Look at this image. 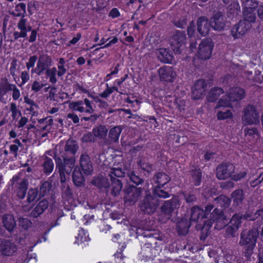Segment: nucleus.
I'll use <instances>...</instances> for the list:
<instances>
[{"mask_svg":"<svg viewBox=\"0 0 263 263\" xmlns=\"http://www.w3.org/2000/svg\"><path fill=\"white\" fill-rule=\"evenodd\" d=\"M211 28L216 31L223 30L226 26V18L221 11L215 12L210 19Z\"/></svg>","mask_w":263,"mask_h":263,"instance_id":"ddd939ff","label":"nucleus"},{"mask_svg":"<svg viewBox=\"0 0 263 263\" xmlns=\"http://www.w3.org/2000/svg\"><path fill=\"white\" fill-rule=\"evenodd\" d=\"M37 60V57L36 55L31 56L28 61L26 63V68L29 70L30 68H34L35 62Z\"/></svg>","mask_w":263,"mask_h":263,"instance_id":"0e129e2a","label":"nucleus"},{"mask_svg":"<svg viewBox=\"0 0 263 263\" xmlns=\"http://www.w3.org/2000/svg\"><path fill=\"white\" fill-rule=\"evenodd\" d=\"M52 65V59L48 55L43 54L40 55L35 68L31 70V73L41 76Z\"/></svg>","mask_w":263,"mask_h":263,"instance_id":"1a4fd4ad","label":"nucleus"},{"mask_svg":"<svg viewBox=\"0 0 263 263\" xmlns=\"http://www.w3.org/2000/svg\"><path fill=\"white\" fill-rule=\"evenodd\" d=\"M234 204L237 206L241 204L244 199L243 191L241 189L234 191L232 194Z\"/></svg>","mask_w":263,"mask_h":263,"instance_id":"ea45409f","label":"nucleus"},{"mask_svg":"<svg viewBox=\"0 0 263 263\" xmlns=\"http://www.w3.org/2000/svg\"><path fill=\"white\" fill-rule=\"evenodd\" d=\"M52 181L47 180L42 182L40 188L39 197H42L48 195L51 189Z\"/></svg>","mask_w":263,"mask_h":263,"instance_id":"a19ab883","label":"nucleus"},{"mask_svg":"<svg viewBox=\"0 0 263 263\" xmlns=\"http://www.w3.org/2000/svg\"><path fill=\"white\" fill-rule=\"evenodd\" d=\"M125 173L121 168L112 167L108 171V175L110 179H117L124 177Z\"/></svg>","mask_w":263,"mask_h":263,"instance_id":"c03bdc74","label":"nucleus"},{"mask_svg":"<svg viewBox=\"0 0 263 263\" xmlns=\"http://www.w3.org/2000/svg\"><path fill=\"white\" fill-rule=\"evenodd\" d=\"M160 201L151 194H147L140 201L139 207L140 210L145 214L154 213L159 206Z\"/></svg>","mask_w":263,"mask_h":263,"instance_id":"39448f33","label":"nucleus"},{"mask_svg":"<svg viewBox=\"0 0 263 263\" xmlns=\"http://www.w3.org/2000/svg\"><path fill=\"white\" fill-rule=\"evenodd\" d=\"M124 192V202L128 205H134L142 194V189L136 186L129 185L125 187Z\"/></svg>","mask_w":263,"mask_h":263,"instance_id":"423d86ee","label":"nucleus"},{"mask_svg":"<svg viewBox=\"0 0 263 263\" xmlns=\"http://www.w3.org/2000/svg\"><path fill=\"white\" fill-rule=\"evenodd\" d=\"M45 71L46 76L49 78V81L52 84H55L57 82L56 76L50 71H49V68L46 70Z\"/></svg>","mask_w":263,"mask_h":263,"instance_id":"774afa93","label":"nucleus"},{"mask_svg":"<svg viewBox=\"0 0 263 263\" xmlns=\"http://www.w3.org/2000/svg\"><path fill=\"white\" fill-rule=\"evenodd\" d=\"M122 130V128L119 125L112 127L109 131L108 139H104L100 144L102 145H109L112 143H117Z\"/></svg>","mask_w":263,"mask_h":263,"instance_id":"2eb2a0df","label":"nucleus"},{"mask_svg":"<svg viewBox=\"0 0 263 263\" xmlns=\"http://www.w3.org/2000/svg\"><path fill=\"white\" fill-rule=\"evenodd\" d=\"M80 165L85 175H89L92 173V163L88 154L86 153L81 154L80 157Z\"/></svg>","mask_w":263,"mask_h":263,"instance_id":"6ab92c4d","label":"nucleus"},{"mask_svg":"<svg viewBox=\"0 0 263 263\" xmlns=\"http://www.w3.org/2000/svg\"><path fill=\"white\" fill-rule=\"evenodd\" d=\"M43 172L46 174H50L53 170L54 163L51 158L46 156L42 164Z\"/></svg>","mask_w":263,"mask_h":263,"instance_id":"58836bf2","label":"nucleus"},{"mask_svg":"<svg viewBox=\"0 0 263 263\" xmlns=\"http://www.w3.org/2000/svg\"><path fill=\"white\" fill-rule=\"evenodd\" d=\"M232 113L231 111L227 109L225 111H219L217 112V116L219 120H224L232 117Z\"/></svg>","mask_w":263,"mask_h":263,"instance_id":"4d7b16f0","label":"nucleus"},{"mask_svg":"<svg viewBox=\"0 0 263 263\" xmlns=\"http://www.w3.org/2000/svg\"><path fill=\"white\" fill-rule=\"evenodd\" d=\"M49 206L48 201L44 199L40 201L33 209L30 213V216L33 218H37L42 214Z\"/></svg>","mask_w":263,"mask_h":263,"instance_id":"5701e85b","label":"nucleus"},{"mask_svg":"<svg viewBox=\"0 0 263 263\" xmlns=\"http://www.w3.org/2000/svg\"><path fill=\"white\" fill-rule=\"evenodd\" d=\"M79 146L78 142L71 139H69L65 144L64 147L60 151L59 154L62 157H69L76 160V155Z\"/></svg>","mask_w":263,"mask_h":263,"instance_id":"9d476101","label":"nucleus"},{"mask_svg":"<svg viewBox=\"0 0 263 263\" xmlns=\"http://www.w3.org/2000/svg\"><path fill=\"white\" fill-rule=\"evenodd\" d=\"M234 170L235 166L232 163H221L216 167V177L219 180L227 179L232 176Z\"/></svg>","mask_w":263,"mask_h":263,"instance_id":"9b49d317","label":"nucleus"},{"mask_svg":"<svg viewBox=\"0 0 263 263\" xmlns=\"http://www.w3.org/2000/svg\"><path fill=\"white\" fill-rule=\"evenodd\" d=\"M69 108L71 109L78 111L80 112H85V108L83 106V101H79L69 103Z\"/></svg>","mask_w":263,"mask_h":263,"instance_id":"de8ad7c7","label":"nucleus"},{"mask_svg":"<svg viewBox=\"0 0 263 263\" xmlns=\"http://www.w3.org/2000/svg\"><path fill=\"white\" fill-rule=\"evenodd\" d=\"M246 97L245 90L240 87H233L230 89L228 97L232 102L242 100Z\"/></svg>","mask_w":263,"mask_h":263,"instance_id":"b1692460","label":"nucleus"},{"mask_svg":"<svg viewBox=\"0 0 263 263\" xmlns=\"http://www.w3.org/2000/svg\"><path fill=\"white\" fill-rule=\"evenodd\" d=\"M206 86L207 85L204 80L200 79L196 81L192 88V98L195 100L202 98L204 95Z\"/></svg>","mask_w":263,"mask_h":263,"instance_id":"aec40b11","label":"nucleus"},{"mask_svg":"<svg viewBox=\"0 0 263 263\" xmlns=\"http://www.w3.org/2000/svg\"><path fill=\"white\" fill-rule=\"evenodd\" d=\"M210 215L208 216V218L213 221H215L226 216L222 211L218 209L217 208L213 210L212 212L211 211L210 213H208V215Z\"/></svg>","mask_w":263,"mask_h":263,"instance_id":"a18cd8bd","label":"nucleus"},{"mask_svg":"<svg viewBox=\"0 0 263 263\" xmlns=\"http://www.w3.org/2000/svg\"><path fill=\"white\" fill-rule=\"evenodd\" d=\"M21 8L23 13L18 12L14 15L15 16H21V18L17 23V27L18 31H14L13 33L14 41L17 40L19 38H25L27 36V32L31 31V34L29 37L28 41L30 43L33 42L36 40L37 32L35 29H32V27L27 24V20L25 18L26 14V5L23 3H20L15 7V10L19 12Z\"/></svg>","mask_w":263,"mask_h":263,"instance_id":"f257e3e1","label":"nucleus"},{"mask_svg":"<svg viewBox=\"0 0 263 263\" xmlns=\"http://www.w3.org/2000/svg\"><path fill=\"white\" fill-rule=\"evenodd\" d=\"M15 84H11L6 78H2L0 81V99L9 91H11L12 88Z\"/></svg>","mask_w":263,"mask_h":263,"instance_id":"c756f323","label":"nucleus"},{"mask_svg":"<svg viewBox=\"0 0 263 263\" xmlns=\"http://www.w3.org/2000/svg\"><path fill=\"white\" fill-rule=\"evenodd\" d=\"M244 125H257L259 123V114L256 106L248 104L243 108L241 117Z\"/></svg>","mask_w":263,"mask_h":263,"instance_id":"20e7f679","label":"nucleus"},{"mask_svg":"<svg viewBox=\"0 0 263 263\" xmlns=\"http://www.w3.org/2000/svg\"><path fill=\"white\" fill-rule=\"evenodd\" d=\"M180 202L176 197H173L171 200L165 201L161 207V212L165 214L167 219L170 218L172 213L179 208Z\"/></svg>","mask_w":263,"mask_h":263,"instance_id":"4468645a","label":"nucleus"},{"mask_svg":"<svg viewBox=\"0 0 263 263\" xmlns=\"http://www.w3.org/2000/svg\"><path fill=\"white\" fill-rule=\"evenodd\" d=\"M111 184V194L114 196H117L119 195L122 189V183L119 179H110Z\"/></svg>","mask_w":263,"mask_h":263,"instance_id":"c9c22d12","label":"nucleus"},{"mask_svg":"<svg viewBox=\"0 0 263 263\" xmlns=\"http://www.w3.org/2000/svg\"><path fill=\"white\" fill-rule=\"evenodd\" d=\"M243 20L247 23H254L255 22L256 16L255 9H242Z\"/></svg>","mask_w":263,"mask_h":263,"instance_id":"72a5a7b5","label":"nucleus"},{"mask_svg":"<svg viewBox=\"0 0 263 263\" xmlns=\"http://www.w3.org/2000/svg\"><path fill=\"white\" fill-rule=\"evenodd\" d=\"M53 158L55 162L56 168L60 175V181L64 183L66 180V175L69 176L76 164V159L66 157H62L57 153L54 154Z\"/></svg>","mask_w":263,"mask_h":263,"instance_id":"7ed1b4c3","label":"nucleus"},{"mask_svg":"<svg viewBox=\"0 0 263 263\" xmlns=\"http://www.w3.org/2000/svg\"><path fill=\"white\" fill-rule=\"evenodd\" d=\"M224 93V91L220 87H214L209 92L206 97L208 101L213 102L215 101L220 95Z\"/></svg>","mask_w":263,"mask_h":263,"instance_id":"e433bc0d","label":"nucleus"},{"mask_svg":"<svg viewBox=\"0 0 263 263\" xmlns=\"http://www.w3.org/2000/svg\"><path fill=\"white\" fill-rule=\"evenodd\" d=\"M163 186L159 187H153L152 193L153 196L157 198H167L170 197V194L164 190H162L161 188Z\"/></svg>","mask_w":263,"mask_h":263,"instance_id":"79ce46f5","label":"nucleus"},{"mask_svg":"<svg viewBox=\"0 0 263 263\" xmlns=\"http://www.w3.org/2000/svg\"><path fill=\"white\" fill-rule=\"evenodd\" d=\"M250 27V24L241 20L232 28L231 34L235 39H238L245 34Z\"/></svg>","mask_w":263,"mask_h":263,"instance_id":"f3484780","label":"nucleus"},{"mask_svg":"<svg viewBox=\"0 0 263 263\" xmlns=\"http://www.w3.org/2000/svg\"><path fill=\"white\" fill-rule=\"evenodd\" d=\"M127 176L129 180L137 185L142 184L144 181L143 179L136 175L134 171L128 172Z\"/></svg>","mask_w":263,"mask_h":263,"instance_id":"3c124183","label":"nucleus"},{"mask_svg":"<svg viewBox=\"0 0 263 263\" xmlns=\"http://www.w3.org/2000/svg\"><path fill=\"white\" fill-rule=\"evenodd\" d=\"M92 184L100 189H107L110 186L108 179L103 177L98 176L92 181Z\"/></svg>","mask_w":263,"mask_h":263,"instance_id":"f704fd0d","label":"nucleus"},{"mask_svg":"<svg viewBox=\"0 0 263 263\" xmlns=\"http://www.w3.org/2000/svg\"><path fill=\"white\" fill-rule=\"evenodd\" d=\"M258 235V231L256 228H252L248 231L243 230L240 233L239 245L244 247L243 253L247 258L253 253Z\"/></svg>","mask_w":263,"mask_h":263,"instance_id":"f03ea898","label":"nucleus"},{"mask_svg":"<svg viewBox=\"0 0 263 263\" xmlns=\"http://www.w3.org/2000/svg\"><path fill=\"white\" fill-rule=\"evenodd\" d=\"M211 27V22L203 16L200 17L197 21V30L202 36L208 34Z\"/></svg>","mask_w":263,"mask_h":263,"instance_id":"4be33fe9","label":"nucleus"},{"mask_svg":"<svg viewBox=\"0 0 263 263\" xmlns=\"http://www.w3.org/2000/svg\"><path fill=\"white\" fill-rule=\"evenodd\" d=\"M213 209V205L211 204L205 206V210H203L197 206H195L191 209V215L190 222L192 221L201 222L204 218H208V213H210Z\"/></svg>","mask_w":263,"mask_h":263,"instance_id":"0eeeda50","label":"nucleus"},{"mask_svg":"<svg viewBox=\"0 0 263 263\" xmlns=\"http://www.w3.org/2000/svg\"><path fill=\"white\" fill-rule=\"evenodd\" d=\"M18 223L25 230L28 229L31 225V222L28 218L22 217L18 219Z\"/></svg>","mask_w":263,"mask_h":263,"instance_id":"e2e57ef3","label":"nucleus"},{"mask_svg":"<svg viewBox=\"0 0 263 263\" xmlns=\"http://www.w3.org/2000/svg\"><path fill=\"white\" fill-rule=\"evenodd\" d=\"M171 180L169 176L163 172H158L151 179L153 187L163 186Z\"/></svg>","mask_w":263,"mask_h":263,"instance_id":"412c9836","label":"nucleus"},{"mask_svg":"<svg viewBox=\"0 0 263 263\" xmlns=\"http://www.w3.org/2000/svg\"><path fill=\"white\" fill-rule=\"evenodd\" d=\"M17 250L16 245L8 240L0 239V253L5 256L12 255Z\"/></svg>","mask_w":263,"mask_h":263,"instance_id":"a211bd4d","label":"nucleus"},{"mask_svg":"<svg viewBox=\"0 0 263 263\" xmlns=\"http://www.w3.org/2000/svg\"><path fill=\"white\" fill-rule=\"evenodd\" d=\"M242 9H255L258 6L257 0H240Z\"/></svg>","mask_w":263,"mask_h":263,"instance_id":"37998d69","label":"nucleus"},{"mask_svg":"<svg viewBox=\"0 0 263 263\" xmlns=\"http://www.w3.org/2000/svg\"><path fill=\"white\" fill-rule=\"evenodd\" d=\"M157 58L159 61L165 63L172 62L173 57L171 53L165 48H160L156 52Z\"/></svg>","mask_w":263,"mask_h":263,"instance_id":"bb28decb","label":"nucleus"},{"mask_svg":"<svg viewBox=\"0 0 263 263\" xmlns=\"http://www.w3.org/2000/svg\"><path fill=\"white\" fill-rule=\"evenodd\" d=\"M3 224L10 233H12L16 227V221L12 215L5 214L2 218Z\"/></svg>","mask_w":263,"mask_h":263,"instance_id":"a878e982","label":"nucleus"},{"mask_svg":"<svg viewBox=\"0 0 263 263\" xmlns=\"http://www.w3.org/2000/svg\"><path fill=\"white\" fill-rule=\"evenodd\" d=\"M183 195L185 201L190 204H193L197 200V197L193 194L186 192L183 193Z\"/></svg>","mask_w":263,"mask_h":263,"instance_id":"bf43d9fd","label":"nucleus"},{"mask_svg":"<svg viewBox=\"0 0 263 263\" xmlns=\"http://www.w3.org/2000/svg\"><path fill=\"white\" fill-rule=\"evenodd\" d=\"M142 1L141 0H129L127 3V5L132 9L139 10L141 7Z\"/></svg>","mask_w":263,"mask_h":263,"instance_id":"13d9d810","label":"nucleus"},{"mask_svg":"<svg viewBox=\"0 0 263 263\" xmlns=\"http://www.w3.org/2000/svg\"><path fill=\"white\" fill-rule=\"evenodd\" d=\"M95 138H97L103 140L106 139L108 133V129L105 126L100 125L95 127L92 130Z\"/></svg>","mask_w":263,"mask_h":263,"instance_id":"2f4dec72","label":"nucleus"},{"mask_svg":"<svg viewBox=\"0 0 263 263\" xmlns=\"http://www.w3.org/2000/svg\"><path fill=\"white\" fill-rule=\"evenodd\" d=\"M214 44L212 40L206 38L201 42L199 45L197 56L199 58L205 60L211 56Z\"/></svg>","mask_w":263,"mask_h":263,"instance_id":"6e6552de","label":"nucleus"},{"mask_svg":"<svg viewBox=\"0 0 263 263\" xmlns=\"http://www.w3.org/2000/svg\"><path fill=\"white\" fill-rule=\"evenodd\" d=\"M28 181L26 179H23L18 183L17 195L20 199H24L25 197L28 189Z\"/></svg>","mask_w":263,"mask_h":263,"instance_id":"4c0bfd02","label":"nucleus"},{"mask_svg":"<svg viewBox=\"0 0 263 263\" xmlns=\"http://www.w3.org/2000/svg\"><path fill=\"white\" fill-rule=\"evenodd\" d=\"M240 12V7L237 1L231 2L227 8V15L229 18H233L236 17Z\"/></svg>","mask_w":263,"mask_h":263,"instance_id":"c85d7f7f","label":"nucleus"},{"mask_svg":"<svg viewBox=\"0 0 263 263\" xmlns=\"http://www.w3.org/2000/svg\"><path fill=\"white\" fill-rule=\"evenodd\" d=\"M215 201L224 209L228 208L231 203V200L224 195L219 196L215 199Z\"/></svg>","mask_w":263,"mask_h":263,"instance_id":"49530a36","label":"nucleus"},{"mask_svg":"<svg viewBox=\"0 0 263 263\" xmlns=\"http://www.w3.org/2000/svg\"><path fill=\"white\" fill-rule=\"evenodd\" d=\"M231 102L232 101L230 100L228 96H223L219 101L216 107L218 108L220 107H230L231 105Z\"/></svg>","mask_w":263,"mask_h":263,"instance_id":"6e6d98bb","label":"nucleus"},{"mask_svg":"<svg viewBox=\"0 0 263 263\" xmlns=\"http://www.w3.org/2000/svg\"><path fill=\"white\" fill-rule=\"evenodd\" d=\"M238 229L237 227L229 226L226 229V234L229 237H235Z\"/></svg>","mask_w":263,"mask_h":263,"instance_id":"680f3d73","label":"nucleus"},{"mask_svg":"<svg viewBox=\"0 0 263 263\" xmlns=\"http://www.w3.org/2000/svg\"><path fill=\"white\" fill-rule=\"evenodd\" d=\"M228 218L226 216L224 217H222L221 218L215 221V224L214 226V228L218 230H220L224 228L228 224Z\"/></svg>","mask_w":263,"mask_h":263,"instance_id":"864d4df0","label":"nucleus"},{"mask_svg":"<svg viewBox=\"0 0 263 263\" xmlns=\"http://www.w3.org/2000/svg\"><path fill=\"white\" fill-rule=\"evenodd\" d=\"M137 164L143 171L146 172L148 174L151 173L154 171L153 165L146 157L139 158Z\"/></svg>","mask_w":263,"mask_h":263,"instance_id":"7c9ffc66","label":"nucleus"},{"mask_svg":"<svg viewBox=\"0 0 263 263\" xmlns=\"http://www.w3.org/2000/svg\"><path fill=\"white\" fill-rule=\"evenodd\" d=\"M192 176L193 182L195 185L198 186L200 184L201 179V172L200 169L196 166H192L189 171Z\"/></svg>","mask_w":263,"mask_h":263,"instance_id":"473e14b6","label":"nucleus"},{"mask_svg":"<svg viewBox=\"0 0 263 263\" xmlns=\"http://www.w3.org/2000/svg\"><path fill=\"white\" fill-rule=\"evenodd\" d=\"M242 219V215L239 213H235L231 218L230 223V226L237 227L239 229L241 226V219Z\"/></svg>","mask_w":263,"mask_h":263,"instance_id":"8fccbe9b","label":"nucleus"},{"mask_svg":"<svg viewBox=\"0 0 263 263\" xmlns=\"http://www.w3.org/2000/svg\"><path fill=\"white\" fill-rule=\"evenodd\" d=\"M62 197L63 198L68 199L72 196V191L68 184L66 182L62 183Z\"/></svg>","mask_w":263,"mask_h":263,"instance_id":"603ef678","label":"nucleus"},{"mask_svg":"<svg viewBox=\"0 0 263 263\" xmlns=\"http://www.w3.org/2000/svg\"><path fill=\"white\" fill-rule=\"evenodd\" d=\"M96 140V138L92 134V132H87L84 134L82 137V141L83 142H94Z\"/></svg>","mask_w":263,"mask_h":263,"instance_id":"052dcab7","label":"nucleus"},{"mask_svg":"<svg viewBox=\"0 0 263 263\" xmlns=\"http://www.w3.org/2000/svg\"><path fill=\"white\" fill-rule=\"evenodd\" d=\"M245 136L249 137H255L258 134L257 129L256 127L246 128L244 130Z\"/></svg>","mask_w":263,"mask_h":263,"instance_id":"69168bd1","label":"nucleus"},{"mask_svg":"<svg viewBox=\"0 0 263 263\" xmlns=\"http://www.w3.org/2000/svg\"><path fill=\"white\" fill-rule=\"evenodd\" d=\"M160 80L172 82L176 78V72L172 67L164 66L158 70Z\"/></svg>","mask_w":263,"mask_h":263,"instance_id":"dca6fc26","label":"nucleus"},{"mask_svg":"<svg viewBox=\"0 0 263 263\" xmlns=\"http://www.w3.org/2000/svg\"><path fill=\"white\" fill-rule=\"evenodd\" d=\"M39 196V192L37 189H30L28 191L27 201L28 202L34 201Z\"/></svg>","mask_w":263,"mask_h":263,"instance_id":"5fc2aeb1","label":"nucleus"},{"mask_svg":"<svg viewBox=\"0 0 263 263\" xmlns=\"http://www.w3.org/2000/svg\"><path fill=\"white\" fill-rule=\"evenodd\" d=\"M44 86V84L41 83L37 81H35L33 82L31 85V90L35 92H37L41 90Z\"/></svg>","mask_w":263,"mask_h":263,"instance_id":"338daca9","label":"nucleus"},{"mask_svg":"<svg viewBox=\"0 0 263 263\" xmlns=\"http://www.w3.org/2000/svg\"><path fill=\"white\" fill-rule=\"evenodd\" d=\"M72 181L77 187H81L84 185L85 178L78 167H75L72 174Z\"/></svg>","mask_w":263,"mask_h":263,"instance_id":"cd10ccee","label":"nucleus"},{"mask_svg":"<svg viewBox=\"0 0 263 263\" xmlns=\"http://www.w3.org/2000/svg\"><path fill=\"white\" fill-rule=\"evenodd\" d=\"M69 108L71 109L78 111L80 112H85V108L83 106V101H79L69 103Z\"/></svg>","mask_w":263,"mask_h":263,"instance_id":"09e8293b","label":"nucleus"},{"mask_svg":"<svg viewBox=\"0 0 263 263\" xmlns=\"http://www.w3.org/2000/svg\"><path fill=\"white\" fill-rule=\"evenodd\" d=\"M190 223L186 218H182L177 222L176 229L179 235L184 236L188 233Z\"/></svg>","mask_w":263,"mask_h":263,"instance_id":"393cba45","label":"nucleus"},{"mask_svg":"<svg viewBox=\"0 0 263 263\" xmlns=\"http://www.w3.org/2000/svg\"><path fill=\"white\" fill-rule=\"evenodd\" d=\"M186 39L184 32L181 31H175L170 41L172 49L175 53H181V47L184 43Z\"/></svg>","mask_w":263,"mask_h":263,"instance_id":"f8f14e48","label":"nucleus"}]
</instances>
